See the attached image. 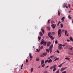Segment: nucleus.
I'll list each match as a JSON object with an SVG mask.
<instances>
[{
	"label": "nucleus",
	"instance_id": "40",
	"mask_svg": "<svg viewBox=\"0 0 73 73\" xmlns=\"http://www.w3.org/2000/svg\"><path fill=\"white\" fill-rule=\"evenodd\" d=\"M51 23L52 24H53V23H54V21H52Z\"/></svg>",
	"mask_w": 73,
	"mask_h": 73
},
{
	"label": "nucleus",
	"instance_id": "62",
	"mask_svg": "<svg viewBox=\"0 0 73 73\" xmlns=\"http://www.w3.org/2000/svg\"><path fill=\"white\" fill-rule=\"evenodd\" d=\"M38 68H40V66H39L38 67Z\"/></svg>",
	"mask_w": 73,
	"mask_h": 73
},
{
	"label": "nucleus",
	"instance_id": "60",
	"mask_svg": "<svg viewBox=\"0 0 73 73\" xmlns=\"http://www.w3.org/2000/svg\"><path fill=\"white\" fill-rule=\"evenodd\" d=\"M69 35V34H68L67 35H66V36H68V35Z\"/></svg>",
	"mask_w": 73,
	"mask_h": 73
},
{
	"label": "nucleus",
	"instance_id": "7",
	"mask_svg": "<svg viewBox=\"0 0 73 73\" xmlns=\"http://www.w3.org/2000/svg\"><path fill=\"white\" fill-rule=\"evenodd\" d=\"M52 62V60L51 59L49 60H48V63H50Z\"/></svg>",
	"mask_w": 73,
	"mask_h": 73
},
{
	"label": "nucleus",
	"instance_id": "36",
	"mask_svg": "<svg viewBox=\"0 0 73 73\" xmlns=\"http://www.w3.org/2000/svg\"><path fill=\"white\" fill-rule=\"evenodd\" d=\"M23 65H24L23 64H22L21 65V69H23Z\"/></svg>",
	"mask_w": 73,
	"mask_h": 73
},
{
	"label": "nucleus",
	"instance_id": "50",
	"mask_svg": "<svg viewBox=\"0 0 73 73\" xmlns=\"http://www.w3.org/2000/svg\"><path fill=\"white\" fill-rule=\"evenodd\" d=\"M54 57V56H52L50 57V58H52V57Z\"/></svg>",
	"mask_w": 73,
	"mask_h": 73
},
{
	"label": "nucleus",
	"instance_id": "24",
	"mask_svg": "<svg viewBox=\"0 0 73 73\" xmlns=\"http://www.w3.org/2000/svg\"><path fill=\"white\" fill-rule=\"evenodd\" d=\"M41 30L42 31L43 33L44 34V32H45L44 30V29H41Z\"/></svg>",
	"mask_w": 73,
	"mask_h": 73
},
{
	"label": "nucleus",
	"instance_id": "55",
	"mask_svg": "<svg viewBox=\"0 0 73 73\" xmlns=\"http://www.w3.org/2000/svg\"><path fill=\"white\" fill-rule=\"evenodd\" d=\"M72 49H73V47H72L71 48H70V50H72Z\"/></svg>",
	"mask_w": 73,
	"mask_h": 73
},
{
	"label": "nucleus",
	"instance_id": "30",
	"mask_svg": "<svg viewBox=\"0 0 73 73\" xmlns=\"http://www.w3.org/2000/svg\"><path fill=\"white\" fill-rule=\"evenodd\" d=\"M42 48H43V46H42L40 47L39 48L40 49H42Z\"/></svg>",
	"mask_w": 73,
	"mask_h": 73
},
{
	"label": "nucleus",
	"instance_id": "54",
	"mask_svg": "<svg viewBox=\"0 0 73 73\" xmlns=\"http://www.w3.org/2000/svg\"><path fill=\"white\" fill-rule=\"evenodd\" d=\"M66 8H68V6H66L65 7Z\"/></svg>",
	"mask_w": 73,
	"mask_h": 73
},
{
	"label": "nucleus",
	"instance_id": "56",
	"mask_svg": "<svg viewBox=\"0 0 73 73\" xmlns=\"http://www.w3.org/2000/svg\"><path fill=\"white\" fill-rule=\"evenodd\" d=\"M62 32H64V29L62 30Z\"/></svg>",
	"mask_w": 73,
	"mask_h": 73
},
{
	"label": "nucleus",
	"instance_id": "42",
	"mask_svg": "<svg viewBox=\"0 0 73 73\" xmlns=\"http://www.w3.org/2000/svg\"><path fill=\"white\" fill-rule=\"evenodd\" d=\"M50 47H51V49H52V48H53V44H52L51 45V46H50Z\"/></svg>",
	"mask_w": 73,
	"mask_h": 73
},
{
	"label": "nucleus",
	"instance_id": "26",
	"mask_svg": "<svg viewBox=\"0 0 73 73\" xmlns=\"http://www.w3.org/2000/svg\"><path fill=\"white\" fill-rule=\"evenodd\" d=\"M65 36H66V33H67V31L66 30L65 31Z\"/></svg>",
	"mask_w": 73,
	"mask_h": 73
},
{
	"label": "nucleus",
	"instance_id": "13",
	"mask_svg": "<svg viewBox=\"0 0 73 73\" xmlns=\"http://www.w3.org/2000/svg\"><path fill=\"white\" fill-rule=\"evenodd\" d=\"M50 37L51 40H54V38H53V37L52 36H50Z\"/></svg>",
	"mask_w": 73,
	"mask_h": 73
},
{
	"label": "nucleus",
	"instance_id": "25",
	"mask_svg": "<svg viewBox=\"0 0 73 73\" xmlns=\"http://www.w3.org/2000/svg\"><path fill=\"white\" fill-rule=\"evenodd\" d=\"M40 35L41 36H42V33L41 32L40 33Z\"/></svg>",
	"mask_w": 73,
	"mask_h": 73
},
{
	"label": "nucleus",
	"instance_id": "57",
	"mask_svg": "<svg viewBox=\"0 0 73 73\" xmlns=\"http://www.w3.org/2000/svg\"><path fill=\"white\" fill-rule=\"evenodd\" d=\"M48 67H49V66H47L46 67V68H48Z\"/></svg>",
	"mask_w": 73,
	"mask_h": 73
},
{
	"label": "nucleus",
	"instance_id": "44",
	"mask_svg": "<svg viewBox=\"0 0 73 73\" xmlns=\"http://www.w3.org/2000/svg\"><path fill=\"white\" fill-rule=\"evenodd\" d=\"M28 62V60L27 59H26V62L27 63V62Z\"/></svg>",
	"mask_w": 73,
	"mask_h": 73
},
{
	"label": "nucleus",
	"instance_id": "52",
	"mask_svg": "<svg viewBox=\"0 0 73 73\" xmlns=\"http://www.w3.org/2000/svg\"><path fill=\"white\" fill-rule=\"evenodd\" d=\"M68 7H69V8H70V4H69V5H68Z\"/></svg>",
	"mask_w": 73,
	"mask_h": 73
},
{
	"label": "nucleus",
	"instance_id": "3",
	"mask_svg": "<svg viewBox=\"0 0 73 73\" xmlns=\"http://www.w3.org/2000/svg\"><path fill=\"white\" fill-rule=\"evenodd\" d=\"M62 44H59L58 46V49L59 50H60V49H62Z\"/></svg>",
	"mask_w": 73,
	"mask_h": 73
},
{
	"label": "nucleus",
	"instance_id": "10",
	"mask_svg": "<svg viewBox=\"0 0 73 73\" xmlns=\"http://www.w3.org/2000/svg\"><path fill=\"white\" fill-rule=\"evenodd\" d=\"M29 56L30 57V58H33V56H32V54L31 53H29Z\"/></svg>",
	"mask_w": 73,
	"mask_h": 73
},
{
	"label": "nucleus",
	"instance_id": "46",
	"mask_svg": "<svg viewBox=\"0 0 73 73\" xmlns=\"http://www.w3.org/2000/svg\"><path fill=\"white\" fill-rule=\"evenodd\" d=\"M36 50L38 51V52H40V50H38V49H36Z\"/></svg>",
	"mask_w": 73,
	"mask_h": 73
},
{
	"label": "nucleus",
	"instance_id": "37",
	"mask_svg": "<svg viewBox=\"0 0 73 73\" xmlns=\"http://www.w3.org/2000/svg\"><path fill=\"white\" fill-rule=\"evenodd\" d=\"M50 19H49L48 20L47 23L48 24H50V22H49V21H50Z\"/></svg>",
	"mask_w": 73,
	"mask_h": 73
},
{
	"label": "nucleus",
	"instance_id": "18",
	"mask_svg": "<svg viewBox=\"0 0 73 73\" xmlns=\"http://www.w3.org/2000/svg\"><path fill=\"white\" fill-rule=\"evenodd\" d=\"M66 6V3H64V6H63V8H65V7Z\"/></svg>",
	"mask_w": 73,
	"mask_h": 73
},
{
	"label": "nucleus",
	"instance_id": "17",
	"mask_svg": "<svg viewBox=\"0 0 73 73\" xmlns=\"http://www.w3.org/2000/svg\"><path fill=\"white\" fill-rule=\"evenodd\" d=\"M58 16H60V11H58Z\"/></svg>",
	"mask_w": 73,
	"mask_h": 73
},
{
	"label": "nucleus",
	"instance_id": "23",
	"mask_svg": "<svg viewBox=\"0 0 73 73\" xmlns=\"http://www.w3.org/2000/svg\"><path fill=\"white\" fill-rule=\"evenodd\" d=\"M64 62L62 64H60L58 66V67H61V66H62V64H64Z\"/></svg>",
	"mask_w": 73,
	"mask_h": 73
},
{
	"label": "nucleus",
	"instance_id": "35",
	"mask_svg": "<svg viewBox=\"0 0 73 73\" xmlns=\"http://www.w3.org/2000/svg\"><path fill=\"white\" fill-rule=\"evenodd\" d=\"M59 72H60V70H58L56 71V73H59Z\"/></svg>",
	"mask_w": 73,
	"mask_h": 73
},
{
	"label": "nucleus",
	"instance_id": "9",
	"mask_svg": "<svg viewBox=\"0 0 73 73\" xmlns=\"http://www.w3.org/2000/svg\"><path fill=\"white\" fill-rule=\"evenodd\" d=\"M44 60H42L41 61V64L43 65L44 64Z\"/></svg>",
	"mask_w": 73,
	"mask_h": 73
},
{
	"label": "nucleus",
	"instance_id": "47",
	"mask_svg": "<svg viewBox=\"0 0 73 73\" xmlns=\"http://www.w3.org/2000/svg\"><path fill=\"white\" fill-rule=\"evenodd\" d=\"M57 52L58 53H59L60 52H59V51L58 50H57Z\"/></svg>",
	"mask_w": 73,
	"mask_h": 73
},
{
	"label": "nucleus",
	"instance_id": "6",
	"mask_svg": "<svg viewBox=\"0 0 73 73\" xmlns=\"http://www.w3.org/2000/svg\"><path fill=\"white\" fill-rule=\"evenodd\" d=\"M67 68V67H64V68H62L60 70V71H63V70H64L65 69H66Z\"/></svg>",
	"mask_w": 73,
	"mask_h": 73
},
{
	"label": "nucleus",
	"instance_id": "29",
	"mask_svg": "<svg viewBox=\"0 0 73 73\" xmlns=\"http://www.w3.org/2000/svg\"><path fill=\"white\" fill-rule=\"evenodd\" d=\"M46 62H48V60H46L44 62V64H46Z\"/></svg>",
	"mask_w": 73,
	"mask_h": 73
},
{
	"label": "nucleus",
	"instance_id": "22",
	"mask_svg": "<svg viewBox=\"0 0 73 73\" xmlns=\"http://www.w3.org/2000/svg\"><path fill=\"white\" fill-rule=\"evenodd\" d=\"M59 60V58H58L56 59H54V61H56V60Z\"/></svg>",
	"mask_w": 73,
	"mask_h": 73
},
{
	"label": "nucleus",
	"instance_id": "53",
	"mask_svg": "<svg viewBox=\"0 0 73 73\" xmlns=\"http://www.w3.org/2000/svg\"><path fill=\"white\" fill-rule=\"evenodd\" d=\"M67 41H68V42H70V40H69V39H68L67 40Z\"/></svg>",
	"mask_w": 73,
	"mask_h": 73
},
{
	"label": "nucleus",
	"instance_id": "19",
	"mask_svg": "<svg viewBox=\"0 0 73 73\" xmlns=\"http://www.w3.org/2000/svg\"><path fill=\"white\" fill-rule=\"evenodd\" d=\"M70 41H73V38H72V37H70Z\"/></svg>",
	"mask_w": 73,
	"mask_h": 73
},
{
	"label": "nucleus",
	"instance_id": "34",
	"mask_svg": "<svg viewBox=\"0 0 73 73\" xmlns=\"http://www.w3.org/2000/svg\"><path fill=\"white\" fill-rule=\"evenodd\" d=\"M54 34H55V32H52L51 33V35H54Z\"/></svg>",
	"mask_w": 73,
	"mask_h": 73
},
{
	"label": "nucleus",
	"instance_id": "14",
	"mask_svg": "<svg viewBox=\"0 0 73 73\" xmlns=\"http://www.w3.org/2000/svg\"><path fill=\"white\" fill-rule=\"evenodd\" d=\"M33 68H32L31 69V72H33Z\"/></svg>",
	"mask_w": 73,
	"mask_h": 73
},
{
	"label": "nucleus",
	"instance_id": "41",
	"mask_svg": "<svg viewBox=\"0 0 73 73\" xmlns=\"http://www.w3.org/2000/svg\"><path fill=\"white\" fill-rule=\"evenodd\" d=\"M46 52H49V49H46Z\"/></svg>",
	"mask_w": 73,
	"mask_h": 73
},
{
	"label": "nucleus",
	"instance_id": "21",
	"mask_svg": "<svg viewBox=\"0 0 73 73\" xmlns=\"http://www.w3.org/2000/svg\"><path fill=\"white\" fill-rule=\"evenodd\" d=\"M36 61H39V58L38 57H37L36 58Z\"/></svg>",
	"mask_w": 73,
	"mask_h": 73
},
{
	"label": "nucleus",
	"instance_id": "15",
	"mask_svg": "<svg viewBox=\"0 0 73 73\" xmlns=\"http://www.w3.org/2000/svg\"><path fill=\"white\" fill-rule=\"evenodd\" d=\"M51 33L49 32L48 33V36H49V37L50 36V34Z\"/></svg>",
	"mask_w": 73,
	"mask_h": 73
},
{
	"label": "nucleus",
	"instance_id": "28",
	"mask_svg": "<svg viewBox=\"0 0 73 73\" xmlns=\"http://www.w3.org/2000/svg\"><path fill=\"white\" fill-rule=\"evenodd\" d=\"M68 19H71L72 18L70 17V15H68Z\"/></svg>",
	"mask_w": 73,
	"mask_h": 73
},
{
	"label": "nucleus",
	"instance_id": "5",
	"mask_svg": "<svg viewBox=\"0 0 73 73\" xmlns=\"http://www.w3.org/2000/svg\"><path fill=\"white\" fill-rule=\"evenodd\" d=\"M56 24H53L51 25V27L53 29H54L55 28V27H56Z\"/></svg>",
	"mask_w": 73,
	"mask_h": 73
},
{
	"label": "nucleus",
	"instance_id": "43",
	"mask_svg": "<svg viewBox=\"0 0 73 73\" xmlns=\"http://www.w3.org/2000/svg\"><path fill=\"white\" fill-rule=\"evenodd\" d=\"M53 66H52L50 68V69H53Z\"/></svg>",
	"mask_w": 73,
	"mask_h": 73
},
{
	"label": "nucleus",
	"instance_id": "11",
	"mask_svg": "<svg viewBox=\"0 0 73 73\" xmlns=\"http://www.w3.org/2000/svg\"><path fill=\"white\" fill-rule=\"evenodd\" d=\"M50 44H51L50 42H48V43H47V46H49V45H50Z\"/></svg>",
	"mask_w": 73,
	"mask_h": 73
},
{
	"label": "nucleus",
	"instance_id": "1",
	"mask_svg": "<svg viewBox=\"0 0 73 73\" xmlns=\"http://www.w3.org/2000/svg\"><path fill=\"white\" fill-rule=\"evenodd\" d=\"M47 43V42H45V40H44L43 39H42V41H41V42H40V45H42V44H44V46H46V44Z\"/></svg>",
	"mask_w": 73,
	"mask_h": 73
},
{
	"label": "nucleus",
	"instance_id": "4",
	"mask_svg": "<svg viewBox=\"0 0 73 73\" xmlns=\"http://www.w3.org/2000/svg\"><path fill=\"white\" fill-rule=\"evenodd\" d=\"M56 65H54V66H53V68H54V69L53 70V72H55V70H57V69L56 68Z\"/></svg>",
	"mask_w": 73,
	"mask_h": 73
},
{
	"label": "nucleus",
	"instance_id": "16",
	"mask_svg": "<svg viewBox=\"0 0 73 73\" xmlns=\"http://www.w3.org/2000/svg\"><path fill=\"white\" fill-rule=\"evenodd\" d=\"M47 29L48 31H50V27H47Z\"/></svg>",
	"mask_w": 73,
	"mask_h": 73
},
{
	"label": "nucleus",
	"instance_id": "59",
	"mask_svg": "<svg viewBox=\"0 0 73 73\" xmlns=\"http://www.w3.org/2000/svg\"><path fill=\"white\" fill-rule=\"evenodd\" d=\"M41 57H44L43 55H41Z\"/></svg>",
	"mask_w": 73,
	"mask_h": 73
},
{
	"label": "nucleus",
	"instance_id": "64",
	"mask_svg": "<svg viewBox=\"0 0 73 73\" xmlns=\"http://www.w3.org/2000/svg\"><path fill=\"white\" fill-rule=\"evenodd\" d=\"M65 48V49H66V48H65H65Z\"/></svg>",
	"mask_w": 73,
	"mask_h": 73
},
{
	"label": "nucleus",
	"instance_id": "8",
	"mask_svg": "<svg viewBox=\"0 0 73 73\" xmlns=\"http://www.w3.org/2000/svg\"><path fill=\"white\" fill-rule=\"evenodd\" d=\"M65 18L64 17H63L61 19L62 22H63L64 21V19H65Z\"/></svg>",
	"mask_w": 73,
	"mask_h": 73
},
{
	"label": "nucleus",
	"instance_id": "38",
	"mask_svg": "<svg viewBox=\"0 0 73 73\" xmlns=\"http://www.w3.org/2000/svg\"><path fill=\"white\" fill-rule=\"evenodd\" d=\"M41 66L42 68H44V67L45 66V64H43L42 66Z\"/></svg>",
	"mask_w": 73,
	"mask_h": 73
},
{
	"label": "nucleus",
	"instance_id": "58",
	"mask_svg": "<svg viewBox=\"0 0 73 73\" xmlns=\"http://www.w3.org/2000/svg\"><path fill=\"white\" fill-rule=\"evenodd\" d=\"M70 12H71V11H69L68 13H70Z\"/></svg>",
	"mask_w": 73,
	"mask_h": 73
},
{
	"label": "nucleus",
	"instance_id": "31",
	"mask_svg": "<svg viewBox=\"0 0 73 73\" xmlns=\"http://www.w3.org/2000/svg\"><path fill=\"white\" fill-rule=\"evenodd\" d=\"M60 23H61V22L59 21V22L57 24V26H58L59 25V24H60Z\"/></svg>",
	"mask_w": 73,
	"mask_h": 73
},
{
	"label": "nucleus",
	"instance_id": "2",
	"mask_svg": "<svg viewBox=\"0 0 73 73\" xmlns=\"http://www.w3.org/2000/svg\"><path fill=\"white\" fill-rule=\"evenodd\" d=\"M58 36L59 37H61V29H59L58 31Z\"/></svg>",
	"mask_w": 73,
	"mask_h": 73
},
{
	"label": "nucleus",
	"instance_id": "61",
	"mask_svg": "<svg viewBox=\"0 0 73 73\" xmlns=\"http://www.w3.org/2000/svg\"><path fill=\"white\" fill-rule=\"evenodd\" d=\"M48 59H50V57H48Z\"/></svg>",
	"mask_w": 73,
	"mask_h": 73
},
{
	"label": "nucleus",
	"instance_id": "51",
	"mask_svg": "<svg viewBox=\"0 0 73 73\" xmlns=\"http://www.w3.org/2000/svg\"><path fill=\"white\" fill-rule=\"evenodd\" d=\"M69 54H70V55H73V53L72 54L69 53Z\"/></svg>",
	"mask_w": 73,
	"mask_h": 73
},
{
	"label": "nucleus",
	"instance_id": "39",
	"mask_svg": "<svg viewBox=\"0 0 73 73\" xmlns=\"http://www.w3.org/2000/svg\"><path fill=\"white\" fill-rule=\"evenodd\" d=\"M55 43V44H57V43H58V41L57 40H56Z\"/></svg>",
	"mask_w": 73,
	"mask_h": 73
},
{
	"label": "nucleus",
	"instance_id": "45",
	"mask_svg": "<svg viewBox=\"0 0 73 73\" xmlns=\"http://www.w3.org/2000/svg\"><path fill=\"white\" fill-rule=\"evenodd\" d=\"M43 73H48V72L47 71H44Z\"/></svg>",
	"mask_w": 73,
	"mask_h": 73
},
{
	"label": "nucleus",
	"instance_id": "48",
	"mask_svg": "<svg viewBox=\"0 0 73 73\" xmlns=\"http://www.w3.org/2000/svg\"><path fill=\"white\" fill-rule=\"evenodd\" d=\"M66 44V43H65L64 45H62V46H64H64H65Z\"/></svg>",
	"mask_w": 73,
	"mask_h": 73
},
{
	"label": "nucleus",
	"instance_id": "49",
	"mask_svg": "<svg viewBox=\"0 0 73 73\" xmlns=\"http://www.w3.org/2000/svg\"><path fill=\"white\" fill-rule=\"evenodd\" d=\"M66 71H64L62 73H66Z\"/></svg>",
	"mask_w": 73,
	"mask_h": 73
},
{
	"label": "nucleus",
	"instance_id": "63",
	"mask_svg": "<svg viewBox=\"0 0 73 73\" xmlns=\"http://www.w3.org/2000/svg\"><path fill=\"white\" fill-rule=\"evenodd\" d=\"M32 58H31V59H30V60L31 61V60H32Z\"/></svg>",
	"mask_w": 73,
	"mask_h": 73
},
{
	"label": "nucleus",
	"instance_id": "20",
	"mask_svg": "<svg viewBox=\"0 0 73 73\" xmlns=\"http://www.w3.org/2000/svg\"><path fill=\"white\" fill-rule=\"evenodd\" d=\"M43 55L44 56H46V55H47V53L44 52V53H43Z\"/></svg>",
	"mask_w": 73,
	"mask_h": 73
},
{
	"label": "nucleus",
	"instance_id": "12",
	"mask_svg": "<svg viewBox=\"0 0 73 73\" xmlns=\"http://www.w3.org/2000/svg\"><path fill=\"white\" fill-rule=\"evenodd\" d=\"M51 48V47H50L49 50L50 51V53H52V48Z\"/></svg>",
	"mask_w": 73,
	"mask_h": 73
},
{
	"label": "nucleus",
	"instance_id": "32",
	"mask_svg": "<svg viewBox=\"0 0 73 73\" xmlns=\"http://www.w3.org/2000/svg\"><path fill=\"white\" fill-rule=\"evenodd\" d=\"M38 38H39L38 40L39 41H40V40H41V36H40L39 37V36H38Z\"/></svg>",
	"mask_w": 73,
	"mask_h": 73
},
{
	"label": "nucleus",
	"instance_id": "27",
	"mask_svg": "<svg viewBox=\"0 0 73 73\" xmlns=\"http://www.w3.org/2000/svg\"><path fill=\"white\" fill-rule=\"evenodd\" d=\"M65 59L66 60H69H69H70V58H66Z\"/></svg>",
	"mask_w": 73,
	"mask_h": 73
},
{
	"label": "nucleus",
	"instance_id": "33",
	"mask_svg": "<svg viewBox=\"0 0 73 73\" xmlns=\"http://www.w3.org/2000/svg\"><path fill=\"white\" fill-rule=\"evenodd\" d=\"M60 26H61V28H62V27H63V25L62 24H61Z\"/></svg>",
	"mask_w": 73,
	"mask_h": 73
}]
</instances>
